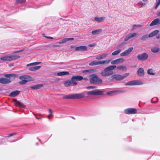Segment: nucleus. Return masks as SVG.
<instances>
[{"mask_svg": "<svg viewBox=\"0 0 160 160\" xmlns=\"http://www.w3.org/2000/svg\"><path fill=\"white\" fill-rule=\"evenodd\" d=\"M70 80L72 86H74L77 85V83L76 82V81L75 80L73 76L72 77Z\"/></svg>", "mask_w": 160, "mask_h": 160, "instance_id": "nucleus-31", "label": "nucleus"}, {"mask_svg": "<svg viewBox=\"0 0 160 160\" xmlns=\"http://www.w3.org/2000/svg\"><path fill=\"white\" fill-rule=\"evenodd\" d=\"M65 86L66 87H68L70 85H72V84L70 80H68L65 82Z\"/></svg>", "mask_w": 160, "mask_h": 160, "instance_id": "nucleus-34", "label": "nucleus"}, {"mask_svg": "<svg viewBox=\"0 0 160 160\" xmlns=\"http://www.w3.org/2000/svg\"><path fill=\"white\" fill-rule=\"evenodd\" d=\"M116 67V66L115 65L109 66L105 68L101 72V75L102 76L105 77L112 75L113 73L112 70H114Z\"/></svg>", "mask_w": 160, "mask_h": 160, "instance_id": "nucleus-1", "label": "nucleus"}, {"mask_svg": "<svg viewBox=\"0 0 160 160\" xmlns=\"http://www.w3.org/2000/svg\"><path fill=\"white\" fill-rule=\"evenodd\" d=\"M32 65H33V63L28 64L27 65V67H28V66H32Z\"/></svg>", "mask_w": 160, "mask_h": 160, "instance_id": "nucleus-54", "label": "nucleus"}, {"mask_svg": "<svg viewBox=\"0 0 160 160\" xmlns=\"http://www.w3.org/2000/svg\"><path fill=\"white\" fill-rule=\"evenodd\" d=\"M108 55V54L107 53H103L101 55L97 56L96 58L97 60H100L104 58Z\"/></svg>", "mask_w": 160, "mask_h": 160, "instance_id": "nucleus-19", "label": "nucleus"}, {"mask_svg": "<svg viewBox=\"0 0 160 160\" xmlns=\"http://www.w3.org/2000/svg\"><path fill=\"white\" fill-rule=\"evenodd\" d=\"M110 62V60H106L103 61H98V65L100 64H108Z\"/></svg>", "mask_w": 160, "mask_h": 160, "instance_id": "nucleus-28", "label": "nucleus"}, {"mask_svg": "<svg viewBox=\"0 0 160 160\" xmlns=\"http://www.w3.org/2000/svg\"><path fill=\"white\" fill-rule=\"evenodd\" d=\"M95 70L94 69H88L84 70L83 71V73H92L93 72H95Z\"/></svg>", "mask_w": 160, "mask_h": 160, "instance_id": "nucleus-36", "label": "nucleus"}, {"mask_svg": "<svg viewBox=\"0 0 160 160\" xmlns=\"http://www.w3.org/2000/svg\"><path fill=\"white\" fill-rule=\"evenodd\" d=\"M155 7L154 8V9H157V8L158 7V6L159 5V4H158V3H157L156 2L155 3Z\"/></svg>", "mask_w": 160, "mask_h": 160, "instance_id": "nucleus-49", "label": "nucleus"}, {"mask_svg": "<svg viewBox=\"0 0 160 160\" xmlns=\"http://www.w3.org/2000/svg\"><path fill=\"white\" fill-rule=\"evenodd\" d=\"M123 62V59L122 58H120L112 61L111 62V63L112 64H115Z\"/></svg>", "mask_w": 160, "mask_h": 160, "instance_id": "nucleus-20", "label": "nucleus"}, {"mask_svg": "<svg viewBox=\"0 0 160 160\" xmlns=\"http://www.w3.org/2000/svg\"><path fill=\"white\" fill-rule=\"evenodd\" d=\"M143 84L141 81L135 80L129 81L127 82L125 85L126 86H133L135 85H141Z\"/></svg>", "mask_w": 160, "mask_h": 160, "instance_id": "nucleus-6", "label": "nucleus"}, {"mask_svg": "<svg viewBox=\"0 0 160 160\" xmlns=\"http://www.w3.org/2000/svg\"><path fill=\"white\" fill-rule=\"evenodd\" d=\"M159 32V31L158 30H156L150 33L148 36L149 37H152L154 36L157 35Z\"/></svg>", "mask_w": 160, "mask_h": 160, "instance_id": "nucleus-25", "label": "nucleus"}, {"mask_svg": "<svg viewBox=\"0 0 160 160\" xmlns=\"http://www.w3.org/2000/svg\"><path fill=\"white\" fill-rule=\"evenodd\" d=\"M126 43L125 42H122L121 43H120V44L121 45V46H123V45L125 44Z\"/></svg>", "mask_w": 160, "mask_h": 160, "instance_id": "nucleus-58", "label": "nucleus"}, {"mask_svg": "<svg viewBox=\"0 0 160 160\" xmlns=\"http://www.w3.org/2000/svg\"><path fill=\"white\" fill-rule=\"evenodd\" d=\"M41 63V62H33V65H36L40 64Z\"/></svg>", "mask_w": 160, "mask_h": 160, "instance_id": "nucleus-47", "label": "nucleus"}, {"mask_svg": "<svg viewBox=\"0 0 160 160\" xmlns=\"http://www.w3.org/2000/svg\"><path fill=\"white\" fill-rule=\"evenodd\" d=\"M35 118L36 119H38V120H39V119H40V118H37V117H36V116H35Z\"/></svg>", "mask_w": 160, "mask_h": 160, "instance_id": "nucleus-64", "label": "nucleus"}, {"mask_svg": "<svg viewBox=\"0 0 160 160\" xmlns=\"http://www.w3.org/2000/svg\"><path fill=\"white\" fill-rule=\"evenodd\" d=\"M157 15L158 16H160V11L157 13Z\"/></svg>", "mask_w": 160, "mask_h": 160, "instance_id": "nucleus-62", "label": "nucleus"}, {"mask_svg": "<svg viewBox=\"0 0 160 160\" xmlns=\"http://www.w3.org/2000/svg\"><path fill=\"white\" fill-rule=\"evenodd\" d=\"M159 4H160V0H156V2Z\"/></svg>", "mask_w": 160, "mask_h": 160, "instance_id": "nucleus-55", "label": "nucleus"}, {"mask_svg": "<svg viewBox=\"0 0 160 160\" xmlns=\"http://www.w3.org/2000/svg\"><path fill=\"white\" fill-rule=\"evenodd\" d=\"M129 73H125L122 76V80L128 77L129 75Z\"/></svg>", "mask_w": 160, "mask_h": 160, "instance_id": "nucleus-44", "label": "nucleus"}, {"mask_svg": "<svg viewBox=\"0 0 160 160\" xmlns=\"http://www.w3.org/2000/svg\"><path fill=\"white\" fill-rule=\"evenodd\" d=\"M121 51V50L120 49H118V50H116L114 52H113L112 53V55L113 56H115L118 54Z\"/></svg>", "mask_w": 160, "mask_h": 160, "instance_id": "nucleus-37", "label": "nucleus"}, {"mask_svg": "<svg viewBox=\"0 0 160 160\" xmlns=\"http://www.w3.org/2000/svg\"><path fill=\"white\" fill-rule=\"evenodd\" d=\"M160 50L159 48L158 47H154L151 48V51L153 53H157Z\"/></svg>", "mask_w": 160, "mask_h": 160, "instance_id": "nucleus-27", "label": "nucleus"}, {"mask_svg": "<svg viewBox=\"0 0 160 160\" xmlns=\"http://www.w3.org/2000/svg\"><path fill=\"white\" fill-rule=\"evenodd\" d=\"M4 76L10 79H14L18 77V75L15 74H5Z\"/></svg>", "mask_w": 160, "mask_h": 160, "instance_id": "nucleus-15", "label": "nucleus"}, {"mask_svg": "<svg viewBox=\"0 0 160 160\" xmlns=\"http://www.w3.org/2000/svg\"><path fill=\"white\" fill-rule=\"evenodd\" d=\"M75 50L77 51H87L88 50V48L86 46H80L75 48Z\"/></svg>", "mask_w": 160, "mask_h": 160, "instance_id": "nucleus-14", "label": "nucleus"}, {"mask_svg": "<svg viewBox=\"0 0 160 160\" xmlns=\"http://www.w3.org/2000/svg\"><path fill=\"white\" fill-rule=\"evenodd\" d=\"M74 40V38H65L63 39L61 41L59 42L58 43L60 44L64 43L68 41L72 40Z\"/></svg>", "mask_w": 160, "mask_h": 160, "instance_id": "nucleus-26", "label": "nucleus"}, {"mask_svg": "<svg viewBox=\"0 0 160 160\" xmlns=\"http://www.w3.org/2000/svg\"><path fill=\"white\" fill-rule=\"evenodd\" d=\"M97 87L95 86H88L86 88L88 89H92L96 88Z\"/></svg>", "mask_w": 160, "mask_h": 160, "instance_id": "nucleus-45", "label": "nucleus"}, {"mask_svg": "<svg viewBox=\"0 0 160 160\" xmlns=\"http://www.w3.org/2000/svg\"><path fill=\"white\" fill-rule=\"evenodd\" d=\"M136 35V33L135 32L129 34L128 35L125 37L124 41L125 42L128 41L130 38L134 37Z\"/></svg>", "mask_w": 160, "mask_h": 160, "instance_id": "nucleus-16", "label": "nucleus"}, {"mask_svg": "<svg viewBox=\"0 0 160 160\" xmlns=\"http://www.w3.org/2000/svg\"><path fill=\"white\" fill-rule=\"evenodd\" d=\"M122 46L120 44H119V45H118L117 46V48H119L120 47Z\"/></svg>", "mask_w": 160, "mask_h": 160, "instance_id": "nucleus-59", "label": "nucleus"}, {"mask_svg": "<svg viewBox=\"0 0 160 160\" xmlns=\"http://www.w3.org/2000/svg\"><path fill=\"white\" fill-rule=\"evenodd\" d=\"M60 46L59 45H52V47H59Z\"/></svg>", "mask_w": 160, "mask_h": 160, "instance_id": "nucleus-56", "label": "nucleus"}, {"mask_svg": "<svg viewBox=\"0 0 160 160\" xmlns=\"http://www.w3.org/2000/svg\"><path fill=\"white\" fill-rule=\"evenodd\" d=\"M137 110L134 108H128L124 110L125 113L127 114H135L137 113Z\"/></svg>", "mask_w": 160, "mask_h": 160, "instance_id": "nucleus-8", "label": "nucleus"}, {"mask_svg": "<svg viewBox=\"0 0 160 160\" xmlns=\"http://www.w3.org/2000/svg\"><path fill=\"white\" fill-rule=\"evenodd\" d=\"M106 18L105 17H95L94 18V21L98 22H102Z\"/></svg>", "mask_w": 160, "mask_h": 160, "instance_id": "nucleus-18", "label": "nucleus"}, {"mask_svg": "<svg viewBox=\"0 0 160 160\" xmlns=\"http://www.w3.org/2000/svg\"><path fill=\"white\" fill-rule=\"evenodd\" d=\"M111 79L113 81H120L122 80V75L118 74H116L112 75L111 77Z\"/></svg>", "mask_w": 160, "mask_h": 160, "instance_id": "nucleus-11", "label": "nucleus"}, {"mask_svg": "<svg viewBox=\"0 0 160 160\" xmlns=\"http://www.w3.org/2000/svg\"><path fill=\"white\" fill-rule=\"evenodd\" d=\"M87 93L88 95H99L104 94L105 92L102 90L95 89L92 91H88Z\"/></svg>", "mask_w": 160, "mask_h": 160, "instance_id": "nucleus-4", "label": "nucleus"}, {"mask_svg": "<svg viewBox=\"0 0 160 160\" xmlns=\"http://www.w3.org/2000/svg\"><path fill=\"white\" fill-rule=\"evenodd\" d=\"M49 112L50 113H52V110L51 109H49Z\"/></svg>", "mask_w": 160, "mask_h": 160, "instance_id": "nucleus-63", "label": "nucleus"}, {"mask_svg": "<svg viewBox=\"0 0 160 160\" xmlns=\"http://www.w3.org/2000/svg\"><path fill=\"white\" fill-rule=\"evenodd\" d=\"M117 68L118 69H125V71L127 70L126 67L123 65L118 66L117 67Z\"/></svg>", "mask_w": 160, "mask_h": 160, "instance_id": "nucleus-38", "label": "nucleus"}, {"mask_svg": "<svg viewBox=\"0 0 160 160\" xmlns=\"http://www.w3.org/2000/svg\"><path fill=\"white\" fill-rule=\"evenodd\" d=\"M41 66H35L34 67L30 68L29 69V70L30 71H35L41 68Z\"/></svg>", "mask_w": 160, "mask_h": 160, "instance_id": "nucleus-29", "label": "nucleus"}, {"mask_svg": "<svg viewBox=\"0 0 160 160\" xmlns=\"http://www.w3.org/2000/svg\"><path fill=\"white\" fill-rule=\"evenodd\" d=\"M137 73L139 76H143L144 74V69L142 68H139L137 70Z\"/></svg>", "mask_w": 160, "mask_h": 160, "instance_id": "nucleus-17", "label": "nucleus"}, {"mask_svg": "<svg viewBox=\"0 0 160 160\" xmlns=\"http://www.w3.org/2000/svg\"><path fill=\"white\" fill-rule=\"evenodd\" d=\"M42 84H40L31 86L30 88L32 89H37L42 88Z\"/></svg>", "mask_w": 160, "mask_h": 160, "instance_id": "nucleus-21", "label": "nucleus"}, {"mask_svg": "<svg viewBox=\"0 0 160 160\" xmlns=\"http://www.w3.org/2000/svg\"><path fill=\"white\" fill-rule=\"evenodd\" d=\"M119 92V91L114 90L108 92L106 94L107 95H108L112 96L118 94V92Z\"/></svg>", "mask_w": 160, "mask_h": 160, "instance_id": "nucleus-23", "label": "nucleus"}, {"mask_svg": "<svg viewBox=\"0 0 160 160\" xmlns=\"http://www.w3.org/2000/svg\"><path fill=\"white\" fill-rule=\"evenodd\" d=\"M158 98H152L151 100V102L152 103H156L158 102Z\"/></svg>", "mask_w": 160, "mask_h": 160, "instance_id": "nucleus-39", "label": "nucleus"}, {"mask_svg": "<svg viewBox=\"0 0 160 160\" xmlns=\"http://www.w3.org/2000/svg\"><path fill=\"white\" fill-rule=\"evenodd\" d=\"M30 76L28 75L21 76L19 77V78L22 80H28Z\"/></svg>", "mask_w": 160, "mask_h": 160, "instance_id": "nucleus-33", "label": "nucleus"}, {"mask_svg": "<svg viewBox=\"0 0 160 160\" xmlns=\"http://www.w3.org/2000/svg\"><path fill=\"white\" fill-rule=\"evenodd\" d=\"M22 51V50H19V51H14L13 52V53H16L19 52H21Z\"/></svg>", "mask_w": 160, "mask_h": 160, "instance_id": "nucleus-53", "label": "nucleus"}, {"mask_svg": "<svg viewBox=\"0 0 160 160\" xmlns=\"http://www.w3.org/2000/svg\"><path fill=\"white\" fill-rule=\"evenodd\" d=\"M89 81L93 84H101L102 82L101 79L99 78L96 74H92L90 76Z\"/></svg>", "mask_w": 160, "mask_h": 160, "instance_id": "nucleus-2", "label": "nucleus"}, {"mask_svg": "<svg viewBox=\"0 0 160 160\" xmlns=\"http://www.w3.org/2000/svg\"><path fill=\"white\" fill-rule=\"evenodd\" d=\"M76 81H80L82 80V76L80 75H77L73 76Z\"/></svg>", "mask_w": 160, "mask_h": 160, "instance_id": "nucleus-32", "label": "nucleus"}, {"mask_svg": "<svg viewBox=\"0 0 160 160\" xmlns=\"http://www.w3.org/2000/svg\"><path fill=\"white\" fill-rule=\"evenodd\" d=\"M44 37L47 38H48V39H53V38H52V37H51L46 36H44Z\"/></svg>", "mask_w": 160, "mask_h": 160, "instance_id": "nucleus-52", "label": "nucleus"}, {"mask_svg": "<svg viewBox=\"0 0 160 160\" xmlns=\"http://www.w3.org/2000/svg\"><path fill=\"white\" fill-rule=\"evenodd\" d=\"M11 82V81L9 79L5 78H0V83L3 84H8Z\"/></svg>", "mask_w": 160, "mask_h": 160, "instance_id": "nucleus-13", "label": "nucleus"}, {"mask_svg": "<svg viewBox=\"0 0 160 160\" xmlns=\"http://www.w3.org/2000/svg\"><path fill=\"white\" fill-rule=\"evenodd\" d=\"M25 2V0H16V3L18 4V3H23Z\"/></svg>", "mask_w": 160, "mask_h": 160, "instance_id": "nucleus-41", "label": "nucleus"}, {"mask_svg": "<svg viewBox=\"0 0 160 160\" xmlns=\"http://www.w3.org/2000/svg\"><path fill=\"white\" fill-rule=\"evenodd\" d=\"M19 58L20 56L19 55H12L2 57L0 58V59L3 61H10L18 59Z\"/></svg>", "mask_w": 160, "mask_h": 160, "instance_id": "nucleus-5", "label": "nucleus"}, {"mask_svg": "<svg viewBox=\"0 0 160 160\" xmlns=\"http://www.w3.org/2000/svg\"><path fill=\"white\" fill-rule=\"evenodd\" d=\"M137 57L139 60L144 61L147 59L148 57V55L147 53L144 52L138 54Z\"/></svg>", "mask_w": 160, "mask_h": 160, "instance_id": "nucleus-7", "label": "nucleus"}, {"mask_svg": "<svg viewBox=\"0 0 160 160\" xmlns=\"http://www.w3.org/2000/svg\"><path fill=\"white\" fill-rule=\"evenodd\" d=\"M156 38L157 39H159L160 38V35H158V36H157L156 37Z\"/></svg>", "mask_w": 160, "mask_h": 160, "instance_id": "nucleus-61", "label": "nucleus"}, {"mask_svg": "<svg viewBox=\"0 0 160 160\" xmlns=\"http://www.w3.org/2000/svg\"><path fill=\"white\" fill-rule=\"evenodd\" d=\"M82 80H83L85 81H88V79L87 78H83L82 76Z\"/></svg>", "mask_w": 160, "mask_h": 160, "instance_id": "nucleus-51", "label": "nucleus"}, {"mask_svg": "<svg viewBox=\"0 0 160 160\" xmlns=\"http://www.w3.org/2000/svg\"><path fill=\"white\" fill-rule=\"evenodd\" d=\"M89 65L90 66H94V65H98V61L94 60L92 62H91L90 63H89Z\"/></svg>", "mask_w": 160, "mask_h": 160, "instance_id": "nucleus-35", "label": "nucleus"}, {"mask_svg": "<svg viewBox=\"0 0 160 160\" xmlns=\"http://www.w3.org/2000/svg\"><path fill=\"white\" fill-rule=\"evenodd\" d=\"M160 24V19L157 18L154 19L151 23L150 24L149 26L150 27L154 25H157Z\"/></svg>", "mask_w": 160, "mask_h": 160, "instance_id": "nucleus-12", "label": "nucleus"}, {"mask_svg": "<svg viewBox=\"0 0 160 160\" xmlns=\"http://www.w3.org/2000/svg\"><path fill=\"white\" fill-rule=\"evenodd\" d=\"M13 102L15 106H18L20 108H24L26 107L25 105L15 99L13 100Z\"/></svg>", "mask_w": 160, "mask_h": 160, "instance_id": "nucleus-10", "label": "nucleus"}, {"mask_svg": "<svg viewBox=\"0 0 160 160\" xmlns=\"http://www.w3.org/2000/svg\"><path fill=\"white\" fill-rule=\"evenodd\" d=\"M102 31L101 29H96L93 30L92 32V34L93 35H96L99 34Z\"/></svg>", "mask_w": 160, "mask_h": 160, "instance_id": "nucleus-24", "label": "nucleus"}, {"mask_svg": "<svg viewBox=\"0 0 160 160\" xmlns=\"http://www.w3.org/2000/svg\"><path fill=\"white\" fill-rule=\"evenodd\" d=\"M28 81L27 80H23L19 82L18 83L19 84L22 85L25 84Z\"/></svg>", "mask_w": 160, "mask_h": 160, "instance_id": "nucleus-43", "label": "nucleus"}, {"mask_svg": "<svg viewBox=\"0 0 160 160\" xmlns=\"http://www.w3.org/2000/svg\"><path fill=\"white\" fill-rule=\"evenodd\" d=\"M140 4L141 5H142V6H144L145 5V3H143L142 2H140Z\"/></svg>", "mask_w": 160, "mask_h": 160, "instance_id": "nucleus-60", "label": "nucleus"}, {"mask_svg": "<svg viewBox=\"0 0 160 160\" xmlns=\"http://www.w3.org/2000/svg\"><path fill=\"white\" fill-rule=\"evenodd\" d=\"M155 7L154 8V9H157V8L158 7V6L159 5V4H158V3H157L156 2L155 3Z\"/></svg>", "mask_w": 160, "mask_h": 160, "instance_id": "nucleus-48", "label": "nucleus"}, {"mask_svg": "<svg viewBox=\"0 0 160 160\" xmlns=\"http://www.w3.org/2000/svg\"><path fill=\"white\" fill-rule=\"evenodd\" d=\"M96 44L95 43H92L91 44H89L88 45V46L90 47H94L95 46Z\"/></svg>", "mask_w": 160, "mask_h": 160, "instance_id": "nucleus-50", "label": "nucleus"}, {"mask_svg": "<svg viewBox=\"0 0 160 160\" xmlns=\"http://www.w3.org/2000/svg\"><path fill=\"white\" fill-rule=\"evenodd\" d=\"M15 134H16V133H12V134H10L9 136L12 137V136H13V135H15Z\"/></svg>", "mask_w": 160, "mask_h": 160, "instance_id": "nucleus-57", "label": "nucleus"}, {"mask_svg": "<svg viewBox=\"0 0 160 160\" xmlns=\"http://www.w3.org/2000/svg\"><path fill=\"white\" fill-rule=\"evenodd\" d=\"M148 73L149 74L154 75L155 73L153 72V70L152 69H149L148 70Z\"/></svg>", "mask_w": 160, "mask_h": 160, "instance_id": "nucleus-42", "label": "nucleus"}, {"mask_svg": "<svg viewBox=\"0 0 160 160\" xmlns=\"http://www.w3.org/2000/svg\"><path fill=\"white\" fill-rule=\"evenodd\" d=\"M69 73V72H58L57 73V75L58 76H63L66 75L68 74Z\"/></svg>", "mask_w": 160, "mask_h": 160, "instance_id": "nucleus-30", "label": "nucleus"}, {"mask_svg": "<svg viewBox=\"0 0 160 160\" xmlns=\"http://www.w3.org/2000/svg\"><path fill=\"white\" fill-rule=\"evenodd\" d=\"M20 91L16 90L11 92L9 94V96L12 97H15L18 95L20 93Z\"/></svg>", "mask_w": 160, "mask_h": 160, "instance_id": "nucleus-22", "label": "nucleus"}, {"mask_svg": "<svg viewBox=\"0 0 160 160\" xmlns=\"http://www.w3.org/2000/svg\"><path fill=\"white\" fill-rule=\"evenodd\" d=\"M133 49V47L130 48L124 52L121 53L120 55L122 57L128 56L132 52Z\"/></svg>", "mask_w": 160, "mask_h": 160, "instance_id": "nucleus-9", "label": "nucleus"}, {"mask_svg": "<svg viewBox=\"0 0 160 160\" xmlns=\"http://www.w3.org/2000/svg\"><path fill=\"white\" fill-rule=\"evenodd\" d=\"M141 27V26L140 25H137L136 24L133 25V27H132V29L134 30L137 27Z\"/></svg>", "mask_w": 160, "mask_h": 160, "instance_id": "nucleus-46", "label": "nucleus"}, {"mask_svg": "<svg viewBox=\"0 0 160 160\" xmlns=\"http://www.w3.org/2000/svg\"><path fill=\"white\" fill-rule=\"evenodd\" d=\"M148 37V36L147 34L144 35L141 37L140 39L141 41H143L147 39Z\"/></svg>", "mask_w": 160, "mask_h": 160, "instance_id": "nucleus-40", "label": "nucleus"}, {"mask_svg": "<svg viewBox=\"0 0 160 160\" xmlns=\"http://www.w3.org/2000/svg\"><path fill=\"white\" fill-rule=\"evenodd\" d=\"M85 95L83 92L80 93H76L70 94L69 95H66L65 96L62 97L63 99H79L84 98Z\"/></svg>", "mask_w": 160, "mask_h": 160, "instance_id": "nucleus-3", "label": "nucleus"}]
</instances>
